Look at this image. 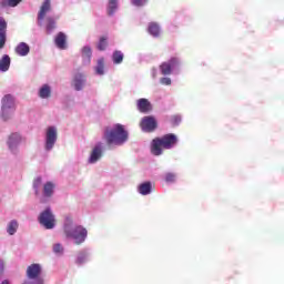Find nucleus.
<instances>
[{
    "label": "nucleus",
    "instance_id": "nucleus-27",
    "mask_svg": "<svg viewBox=\"0 0 284 284\" xmlns=\"http://www.w3.org/2000/svg\"><path fill=\"white\" fill-rule=\"evenodd\" d=\"M148 30L151 37H159V34H161V27H159L155 22H151Z\"/></svg>",
    "mask_w": 284,
    "mask_h": 284
},
{
    "label": "nucleus",
    "instance_id": "nucleus-40",
    "mask_svg": "<svg viewBox=\"0 0 284 284\" xmlns=\"http://www.w3.org/2000/svg\"><path fill=\"white\" fill-rule=\"evenodd\" d=\"M1 284H10V281L3 280V281L1 282Z\"/></svg>",
    "mask_w": 284,
    "mask_h": 284
},
{
    "label": "nucleus",
    "instance_id": "nucleus-29",
    "mask_svg": "<svg viewBox=\"0 0 284 284\" xmlns=\"http://www.w3.org/2000/svg\"><path fill=\"white\" fill-rule=\"evenodd\" d=\"M113 63L119 65L120 63H123V52L121 51H115L112 54Z\"/></svg>",
    "mask_w": 284,
    "mask_h": 284
},
{
    "label": "nucleus",
    "instance_id": "nucleus-7",
    "mask_svg": "<svg viewBox=\"0 0 284 284\" xmlns=\"http://www.w3.org/2000/svg\"><path fill=\"white\" fill-rule=\"evenodd\" d=\"M57 139H59L57 126H49L44 134L45 152H52V150H54V145H57Z\"/></svg>",
    "mask_w": 284,
    "mask_h": 284
},
{
    "label": "nucleus",
    "instance_id": "nucleus-37",
    "mask_svg": "<svg viewBox=\"0 0 284 284\" xmlns=\"http://www.w3.org/2000/svg\"><path fill=\"white\" fill-rule=\"evenodd\" d=\"M160 83H161L162 85H172V79H170V78H162V79L160 80Z\"/></svg>",
    "mask_w": 284,
    "mask_h": 284
},
{
    "label": "nucleus",
    "instance_id": "nucleus-8",
    "mask_svg": "<svg viewBox=\"0 0 284 284\" xmlns=\"http://www.w3.org/2000/svg\"><path fill=\"white\" fill-rule=\"evenodd\" d=\"M179 65L180 61L178 58H171L169 61L163 62L160 65V72L164 77H168L170 74H178L179 73Z\"/></svg>",
    "mask_w": 284,
    "mask_h": 284
},
{
    "label": "nucleus",
    "instance_id": "nucleus-28",
    "mask_svg": "<svg viewBox=\"0 0 284 284\" xmlns=\"http://www.w3.org/2000/svg\"><path fill=\"white\" fill-rule=\"evenodd\" d=\"M118 8H119V2L116 0H110L108 4V16L112 17V14L116 12Z\"/></svg>",
    "mask_w": 284,
    "mask_h": 284
},
{
    "label": "nucleus",
    "instance_id": "nucleus-41",
    "mask_svg": "<svg viewBox=\"0 0 284 284\" xmlns=\"http://www.w3.org/2000/svg\"><path fill=\"white\" fill-rule=\"evenodd\" d=\"M0 70H1V61H0Z\"/></svg>",
    "mask_w": 284,
    "mask_h": 284
},
{
    "label": "nucleus",
    "instance_id": "nucleus-23",
    "mask_svg": "<svg viewBox=\"0 0 284 284\" xmlns=\"http://www.w3.org/2000/svg\"><path fill=\"white\" fill-rule=\"evenodd\" d=\"M54 43L59 50H65V33L59 32L55 37Z\"/></svg>",
    "mask_w": 284,
    "mask_h": 284
},
{
    "label": "nucleus",
    "instance_id": "nucleus-3",
    "mask_svg": "<svg viewBox=\"0 0 284 284\" xmlns=\"http://www.w3.org/2000/svg\"><path fill=\"white\" fill-rule=\"evenodd\" d=\"M64 234L67 239H72L75 245H81V243H85L88 239V230L82 225H74L72 221L67 220L64 223Z\"/></svg>",
    "mask_w": 284,
    "mask_h": 284
},
{
    "label": "nucleus",
    "instance_id": "nucleus-30",
    "mask_svg": "<svg viewBox=\"0 0 284 284\" xmlns=\"http://www.w3.org/2000/svg\"><path fill=\"white\" fill-rule=\"evenodd\" d=\"M41 178H37L34 181H33V190H34V194L36 196H39V190L41 189Z\"/></svg>",
    "mask_w": 284,
    "mask_h": 284
},
{
    "label": "nucleus",
    "instance_id": "nucleus-4",
    "mask_svg": "<svg viewBox=\"0 0 284 284\" xmlns=\"http://www.w3.org/2000/svg\"><path fill=\"white\" fill-rule=\"evenodd\" d=\"M17 104L12 94H7L2 98L1 116L3 121H8L14 114Z\"/></svg>",
    "mask_w": 284,
    "mask_h": 284
},
{
    "label": "nucleus",
    "instance_id": "nucleus-14",
    "mask_svg": "<svg viewBox=\"0 0 284 284\" xmlns=\"http://www.w3.org/2000/svg\"><path fill=\"white\" fill-rule=\"evenodd\" d=\"M50 10V0H44L41 9L38 13V26H41L43 19H45V13Z\"/></svg>",
    "mask_w": 284,
    "mask_h": 284
},
{
    "label": "nucleus",
    "instance_id": "nucleus-36",
    "mask_svg": "<svg viewBox=\"0 0 284 284\" xmlns=\"http://www.w3.org/2000/svg\"><path fill=\"white\" fill-rule=\"evenodd\" d=\"M21 1H23V0H8L7 3L10 8H17V6H19V3H21Z\"/></svg>",
    "mask_w": 284,
    "mask_h": 284
},
{
    "label": "nucleus",
    "instance_id": "nucleus-1",
    "mask_svg": "<svg viewBox=\"0 0 284 284\" xmlns=\"http://www.w3.org/2000/svg\"><path fill=\"white\" fill-rule=\"evenodd\" d=\"M178 143L179 138L173 133H169L152 141L151 152L154 156H161V154H163V149L161 148H164V150H172V148H176Z\"/></svg>",
    "mask_w": 284,
    "mask_h": 284
},
{
    "label": "nucleus",
    "instance_id": "nucleus-31",
    "mask_svg": "<svg viewBox=\"0 0 284 284\" xmlns=\"http://www.w3.org/2000/svg\"><path fill=\"white\" fill-rule=\"evenodd\" d=\"M164 181L166 183H174L176 181V175L174 173L164 174Z\"/></svg>",
    "mask_w": 284,
    "mask_h": 284
},
{
    "label": "nucleus",
    "instance_id": "nucleus-16",
    "mask_svg": "<svg viewBox=\"0 0 284 284\" xmlns=\"http://www.w3.org/2000/svg\"><path fill=\"white\" fill-rule=\"evenodd\" d=\"M138 110L146 114V112H150V110H152V103H150L149 100L145 98L139 99Z\"/></svg>",
    "mask_w": 284,
    "mask_h": 284
},
{
    "label": "nucleus",
    "instance_id": "nucleus-18",
    "mask_svg": "<svg viewBox=\"0 0 284 284\" xmlns=\"http://www.w3.org/2000/svg\"><path fill=\"white\" fill-rule=\"evenodd\" d=\"M88 261H90V251L84 248L79 252L75 263L77 265H83V263H88Z\"/></svg>",
    "mask_w": 284,
    "mask_h": 284
},
{
    "label": "nucleus",
    "instance_id": "nucleus-12",
    "mask_svg": "<svg viewBox=\"0 0 284 284\" xmlns=\"http://www.w3.org/2000/svg\"><path fill=\"white\" fill-rule=\"evenodd\" d=\"M88 83V80L85 79V74L83 73H75L72 80V88L75 90V92H81L83 88H85V84Z\"/></svg>",
    "mask_w": 284,
    "mask_h": 284
},
{
    "label": "nucleus",
    "instance_id": "nucleus-33",
    "mask_svg": "<svg viewBox=\"0 0 284 284\" xmlns=\"http://www.w3.org/2000/svg\"><path fill=\"white\" fill-rule=\"evenodd\" d=\"M181 121H183V119L181 118V115H172V116H171V123H172V125H181Z\"/></svg>",
    "mask_w": 284,
    "mask_h": 284
},
{
    "label": "nucleus",
    "instance_id": "nucleus-5",
    "mask_svg": "<svg viewBox=\"0 0 284 284\" xmlns=\"http://www.w3.org/2000/svg\"><path fill=\"white\" fill-rule=\"evenodd\" d=\"M26 136H23V134L19 132H13L9 134L7 139V145L9 148V151L11 152V154H14V156H17V154H19L20 152L19 146L26 145Z\"/></svg>",
    "mask_w": 284,
    "mask_h": 284
},
{
    "label": "nucleus",
    "instance_id": "nucleus-6",
    "mask_svg": "<svg viewBox=\"0 0 284 284\" xmlns=\"http://www.w3.org/2000/svg\"><path fill=\"white\" fill-rule=\"evenodd\" d=\"M38 221L45 230H54V226L57 225L54 213H52V209L50 207H47L40 213Z\"/></svg>",
    "mask_w": 284,
    "mask_h": 284
},
{
    "label": "nucleus",
    "instance_id": "nucleus-34",
    "mask_svg": "<svg viewBox=\"0 0 284 284\" xmlns=\"http://www.w3.org/2000/svg\"><path fill=\"white\" fill-rule=\"evenodd\" d=\"M131 2L136 8H141L148 3V0H131Z\"/></svg>",
    "mask_w": 284,
    "mask_h": 284
},
{
    "label": "nucleus",
    "instance_id": "nucleus-38",
    "mask_svg": "<svg viewBox=\"0 0 284 284\" xmlns=\"http://www.w3.org/2000/svg\"><path fill=\"white\" fill-rule=\"evenodd\" d=\"M22 284H43V280H26Z\"/></svg>",
    "mask_w": 284,
    "mask_h": 284
},
{
    "label": "nucleus",
    "instance_id": "nucleus-13",
    "mask_svg": "<svg viewBox=\"0 0 284 284\" xmlns=\"http://www.w3.org/2000/svg\"><path fill=\"white\" fill-rule=\"evenodd\" d=\"M53 195H54V183L52 182L44 183L41 202L45 203L48 200L52 199Z\"/></svg>",
    "mask_w": 284,
    "mask_h": 284
},
{
    "label": "nucleus",
    "instance_id": "nucleus-21",
    "mask_svg": "<svg viewBox=\"0 0 284 284\" xmlns=\"http://www.w3.org/2000/svg\"><path fill=\"white\" fill-rule=\"evenodd\" d=\"M17 230H19V222H17V220H11L7 225V233L9 236H14L17 234Z\"/></svg>",
    "mask_w": 284,
    "mask_h": 284
},
{
    "label": "nucleus",
    "instance_id": "nucleus-19",
    "mask_svg": "<svg viewBox=\"0 0 284 284\" xmlns=\"http://www.w3.org/2000/svg\"><path fill=\"white\" fill-rule=\"evenodd\" d=\"M81 52L84 65H90V61H92V48L85 45L82 48Z\"/></svg>",
    "mask_w": 284,
    "mask_h": 284
},
{
    "label": "nucleus",
    "instance_id": "nucleus-24",
    "mask_svg": "<svg viewBox=\"0 0 284 284\" xmlns=\"http://www.w3.org/2000/svg\"><path fill=\"white\" fill-rule=\"evenodd\" d=\"M7 30H8V22H6V19H1V48L6 45L7 41Z\"/></svg>",
    "mask_w": 284,
    "mask_h": 284
},
{
    "label": "nucleus",
    "instance_id": "nucleus-10",
    "mask_svg": "<svg viewBox=\"0 0 284 284\" xmlns=\"http://www.w3.org/2000/svg\"><path fill=\"white\" fill-rule=\"evenodd\" d=\"M41 276V264H31L27 268V278L29 281H43Z\"/></svg>",
    "mask_w": 284,
    "mask_h": 284
},
{
    "label": "nucleus",
    "instance_id": "nucleus-15",
    "mask_svg": "<svg viewBox=\"0 0 284 284\" xmlns=\"http://www.w3.org/2000/svg\"><path fill=\"white\" fill-rule=\"evenodd\" d=\"M16 54H18V57H28V54H30V45L26 42H20L16 47Z\"/></svg>",
    "mask_w": 284,
    "mask_h": 284
},
{
    "label": "nucleus",
    "instance_id": "nucleus-20",
    "mask_svg": "<svg viewBox=\"0 0 284 284\" xmlns=\"http://www.w3.org/2000/svg\"><path fill=\"white\" fill-rule=\"evenodd\" d=\"M138 192L139 194H141L142 196H148V194H152V182H144L141 183L138 186Z\"/></svg>",
    "mask_w": 284,
    "mask_h": 284
},
{
    "label": "nucleus",
    "instance_id": "nucleus-17",
    "mask_svg": "<svg viewBox=\"0 0 284 284\" xmlns=\"http://www.w3.org/2000/svg\"><path fill=\"white\" fill-rule=\"evenodd\" d=\"M38 95L40 99H50V97H52V87H50V84H42Z\"/></svg>",
    "mask_w": 284,
    "mask_h": 284
},
{
    "label": "nucleus",
    "instance_id": "nucleus-9",
    "mask_svg": "<svg viewBox=\"0 0 284 284\" xmlns=\"http://www.w3.org/2000/svg\"><path fill=\"white\" fill-rule=\"evenodd\" d=\"M101 156H103V143L98 142L91 151L88 163L94 165V163L101 161Z\"/></svg>",
    "mask_w": 284,
    "mask_h": 284
},
{
    "label": "nucleus",
    "instance_id": "nucleus-22",
    "mask_svg": "<svg viewBox=\"0 0 284 284\" xmlns=\"http://www.w3.org/2000/svg\"><path fill=\"white\" fill-rule=\"evenodd\" d=\"M57 30V20L52 17L47 18L45 31L48 34H52Z\"/></svg>",
    "mask_w": 284,
    "mask_h": 284
},
{
    "label": "nucleus",
    "instance_id": "nucleus-26",
    "mask_svg": "<svg viewBox=\"0 0 284 284\" xmlns=\"http://www.w3.org/2000/svg\"><path fill=\"white\" fill-rule=\"evenodd\" d=\"M10 63H11L10 55L4 54L1 58V72H8L10 70Z\"/></svg>",
    "mask_w": 284,
    "mask_h": 284
},
{
    "label": "nucleus",
    "instance_id": "nucleus-11",
    "mask_svg": "<svg viewBox=\"0 0 284 284\" xmlns=\"http://www.w3.org/2000/svg\"><path fill=\"white\" fill-rule=\"evenodd\" d=\"M140 125L143 132H154L158 128L156 119L152 115L144 116Z\"/></svg>",
    "mask_w": 284,
    "mask_h": 284
},
{
    "label": "nucleus",
    "instance_id": "nucleus-2",
    "mask_svg": "<svg viewBox=\"0 0 284 284\" xmlns=\"http://www.w3.org/2000/svg\"><path fill=\"white\" fill-rule=\"evenodd\" d=\"M104 139L108 145H124L128 143L129 133L122 124H115L104 132Z\"/></svg>",
    "mask_w": 284,
    "mask_h": 284
},
{
    "label": "nucleus",
    "instance_id": "nucleus-35",
    "mask_svg": "<svg viewBox=\"0 0 284 284\" xmlns=\"http://www.w3.org/2000/svg\"><path fill=\"white\" fill-rule=\"evenodd\" d=\"M53 252L54 254H63V245H61L60 243L54 244Z\"/></svg>",
    "mask_w": 284,
    "mask_h": 284
},
{
    "label": "nucleus",
    "instance_id": "nucleus-39",
    "mask_svg": "<svg viewBox=\"0 0 284 284\" xmlns=\"http://www.w3.org/2000/svg\"><path fill=\"white\" fill-rule=\"evenodd\" d=\"M0 49H1V18H0Z\"/></svg>",
    "mask_w": 284,
    "mask_h": 284
},
{
    "label": "nucleus",
    "instance_id": "nucleus-32",
    "mask_svg": "<svg viewBox=\"0 0 284 284\" xmlns=\"http://www.w3.org/2000/svg\"><path fill=\"white\" fill-rule=\"evenodd\" d=\"M108 48V40L105 38H101L98 43V50L103 51Z\"/></svg>",
    "mask_w": 284,
    "mask_h": 284
},
{
    "label": "nucleus",
    "instance_id": "nucleus-25",
    "mask_svg": "<svg viewBox=\"0 0 284 284\" xmlns=\"http://www.w3.org/2000/svg\"><path fill=\"white\" fill-rule=\"evenodd\" d=\"M95 74H98V77H103V74H105V60L103 58L98 60V64L95 65Z\"/></svg>",
    "mask_w": 284,
    "mask_h": 284
}]
</instances>
